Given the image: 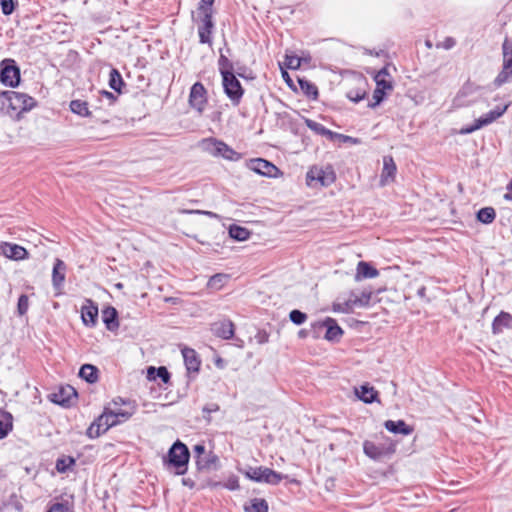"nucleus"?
<instances>
[{
    "instance_id": "1",
    "label": "nucleus",
    "mask_w": 512,
    "mask_h": 512,
    "mask_svg": "<svg viewBox=\"0 0 512 512\" xmlns=\"http://www.w3.org/2000/svg\"><path fill=\"white\" fill-rule=\"evenodd\" d=\"M130 417L131 413L129 412L108 410L106 408L104 412L89 426L87 429V435L90 438L99 437L109 428L128 420Z\"/></svg>"
},
{
    "instance_id": "2",
    "label": "nucleus",
    "mask_w": 512,
    "mask_h": 512,
    "mask_svg": "<svg viewBox=\"0 0 512 512\" xmlns=\"http://www.w3.org/2000/svg\"><path fill=\"white\" fill-rule=\"evenodd\" d=\"M189 458L187 446L178 440L169 449L165 464L168 468H174L175 474L184 475L188 469Z\"/></svg>"
},
{
    "instance_id": "3",
    "label": "nucleus",
    "mask_w": 512,
    "mask_h": 512,
    "mask_svg": "<svg viewBox=\"0 0 512 512\" xmlns=\"http://www.w3.org/2000/svg\"><path fill=\"white\" fill-rule=\"evenodd\" d=\"M336 175L331 166H312L306 174V184L311 188L328 187L334 183Z\"/></svg>"
},
{
    "instance_id": "4",
    "label": "nucleus",
    "mask_w": 512,
    "mask_h": 512,
    "mask_svg": "<svg viewBox=\"0 0 512 512\" xmlns=\"http://www.w3.org/2000/svg\"><path fill=\"white\" fill-rule=\"evenodd\" d=\"M35 106V99L28 94L8 91L7 114L10 116L16 114L17 117H20L22 113L30 111Z\"/></svg>"
},
{
    "instance_id": "5",
    "label": "nucleus",
    "mask_w": 512,
    "mask_h": 512,
    "mask_svg": "<svg viewBox=\"0 0 512 512\" xmlns=\"http://www.w3.org/2000/svg\"><path fill=\"white\" fill-rule=\"evenodd\" d=\"M245 476L255 482H264L271 485H277L285 476L267 467H248L244 471Z\"/></svg>"
},
{
    "instance_id": "6",
    "label": "nucleus",
    "mask_w": 512,
    "mask_h": 512,
    "mask_svg": "<svg viewBox=\"0 0 512 512\" xmlns=\"http://www.w3.org/2000/svg\"><path fill=\"white\" fill-rule=\"evenodd\" d=\"M509 104H506L502 107L497 106L495 109L476 119L473 125L462 127L459 130V134L466 135L475 132L478 129H481L484 126H487L493 123L495 120L500 118L508 109Z\"/></svg>"
},
{
    "instance_id": "7",
    "label": "nucleus",
    "mask_w": 512,
    "mask_h": 512,
    "mask_svg": "<svg viewBox=\"0 0 512 512\" xmlns=\"http://www.w3.org/2000/svg\"><path fill=\"white\" fill-rule=\"evenodd\" d=\"M509 104H506L502 107L497 106L495 109L476 119L473 125L462 127L459 130V134L466 135L475 132L478 129H481L484 126H487L493 123L495 120L500 118L508 109Z\"/></svg>"
},
{
    "instance_id": "8",
    "label": "nucleus",
    "mask_w": 512,
    "mask_h": 512,
    "mask_svg": "<svg viewBox=\"0 0 512 512\" xmlns=\"http://www.w3.org/2000/svg\"><path fill=\"white\" fill-rule=\"evenodd\" d=\"M0 82L10 87H15L19 84L20 70L15 60L7 58L1 62Z\"/></svg>"
},
{
    "instance_id": "9",
    "label": "nucleus",
    "mask_w": 512,
    "mask_h": 512,
    "mask_svg": "<svg viewBox=\"0 0 512 512\" xmlns=\"http://www.w3.org/2000/svg\"><path fill=\"white\" fill-rule=\"evenodd\" d=\"M479 90V86L471 82L465 83L453 98V107L461 108L475 103L477 100L476 95L478 94Z\"/></svg>"
},
{
    "instance_id": "10",
    "label": "nucleus",
    "mask_w": 512,
    "mask_h": 512,
    "mask_svg": "<svg viewBox=\"0 0 512 512\" xmlns=\"http://www.w3.org/2000/svg\"><path fill=\"white\" fill-rule=\"evenodd\" d=\"M222 85L227 97L233 105L237 106L243 97L244 89L235 74L222 77Z\"/></svg>"
},
{
    "instance_id": "11",
    "label": "nucleus",
    "mask_w": 512,
    "mask_h": 512,
    "mask_svg": "<svg viewBox=\"0 0 512 512\" xmlns=\"http://www.w3.org/2000/svg\"><path fill=\"white\" fill-rule=\"evenodd\" d=\"M204 149L213 156H222L228 160H237L239 154L222 141L207 139L203 142Z\"/></svg>"
},
{
    "instance_id": "12",
    "label": "nucleus",
    "mask_w": 512,
    "mask_h": 512,
    "mask_svg": "<svg viewBox=\"0 0 512 512\" xmlns=\"http://www.w3.org/2000/svg\"><path fill=\"white\" fill-rule=\"evenodd\" d=\"M512 77V44L508 41L503 43V69L497 76L495 82L501 85Z\"/></svg>"
},
{
    "instance_id": "13",
    "label": "nucleus",
    "mask_w": 512,
    "mask_h": 512,
    "mask_svg": "<svg viewBox=\"0 0 512 512\" xmlns=\"http://www.w3.org/2000/svg\"><path fill=\"white\" fill-rule=\"evenodd\" d=\"M207 102L206 89L202 83L196 82L192 85L189 95V104L192 108L201 113Z\"/></svg>"
},
{
    "instance_id": "14",
    "label": "nucleus",
    "mask_w": 512,
    "mask_h": 512,
    "mask_svg": "<svg viewBox=\"0 0 512 512\" xmlns=\"http://www.w3.org/2000/svg\"><path fill=\"white\" fill-rule=\"evenodd\" d=\"M0 255L14 261L27 259L29 256L24 247L5 241L0 242Z\"/></svg>"
},
{
    "instance_id": "15",
    "label": "nucleus",
    "mask_w": 512,
    "mask_h": 512,
    "mask_svg": "<svg viewBox=\"0 0 512 512\" xmlns=\"http://www.w3.org/2000/svg\"><path fill=\"white\" fill-rule=\"evenodd\" d=\"M248 166L252 171L267 177H276L279 172L274 164L262 158L252 159Z\"/></svg>"
},
{
    "instance_id": "16",
    "label": "nucleus",
    "mask_w": 512,
    "mask_h": 512,
    "mask_svg": "<svg viewBox=\"0 0 512 512\" xmlns=\"http://www.w3.org/2000/svg\"><path fill=\"white\" fill-rule=\"evenodd\" d=\"M81 318L86 326L94 327L98 319V307L90 299H86L81 308Z\"/></svg>"
},
{
    "instance_id": "17",
    "label": "nucleus",
    "mask_w": 512,
    "mask_h": 512,
    "mask_svg": "<svg viewBox=\"0 0 512 512\" xmlns=\"http://www.w3.org/2000/svg\"><path fill=\"white\" fill-rule=\"evenodd\" d=\"M363 451L367 457L375 461H379L384 456L391 454L394 450L392 448H385L384 446L376 445L375 443L366 440L363 443Z\"/></svg>"
},
{
    "instance_id": "18",
    "label": "nucleus",
    "mask_w": 512,
    "mask_h": 512,
    "mask_svg": "<svg viewBox=\"0 0 512 512\" xmlns=\"http://www.w3.org/2000/svg\"><path fill=\"white\" fill-rule=\"evenodd\" d=\"M320 327H326L325 339L328 341H339L343 334L342 328L333 318H326L323 322L317 323Z\"/></svg>"
},
{
    "instance_id": "19",
    "label": "nucleus",
    "mask_w": 512,
    "mask_h": 512,
    "mask_svg": "<svg viewBox=\"0 0 512 512\" xmlns=\"http://www.w3.org/2000/svg\"><path fill=\"white\" fill-rule=\"evenodd\" d=\"M201 24L198 27L200 42L203 44H211V34L214 27L212 14H201Z\"/></svg>"
},
{
    "instance_id": "20",
    "label": "nucleus",
    "mask_w": 512,
    "mask_h": 512,
    "mask_svg": "<svg viewBox=\"0 0 512 512\" xmlns=\"http://www.w3.org/2000/svg\"><path fill=\"white\" fill-rule=\"evenodd\" d=\"M396 165L391 156H384L383 158V169L381 173V185H386L392 182L396 175Z\"/></svg>"
},
{
    "instance_id": "21",
    "label": "nucleus",
    "mask_w": 512,
    "mask_h": 512,
    "mask_svg": "<svg viewBox=\"0 0 512 512\" xmlns=\"http://www.w3.org/2000/svg\"><path fill=\"white\" fill-rule=\"evenodd\" d=\"M66 276V264L61 259H56L52 271V284L56 290L63 286Z\"/></svg>"
},
{
    "instance_id": "22",
    "label": "nucleus",
    "mask_w": 512,
    "mask_h": 512,
    "mask_svg": "<svg viewBox=\"0 0 512 512\" xmlns=\"http://www.w3.org/2000/svg\"><path fill=\"white\" fill-rule=\"evenodd\" d=\"M376 88L390 92L393 90L392 76L388 71V67H383L375 75Z\"/></svg>"
},
{
    "instance_id": "23",
    "label": "nucleus",
    "mask_w": 512,
    "mask_h": 512,
    "mask_svg": "<svg viewBox=\"0 0 512 512\" xmlns=\"http://www.w3.org/2000/svg\"><path fill=\"white\" fill-rule=\"evenodd\" d=\"M213 333L223 339H231L234 335V324L230 320H223L213 324Z\"/></svg>"
},
{
    "instance_id": "24",
    "label": "nucleus",
    "mask_w": 512,
    "mask_h": 512,
    "mask_svg": "<svg viewBox=\"0 0 512 512\" xmlns=\"http://www.w3.org/2000/svg\"><path fill=\"white\" fill-rule=\"evenodd\" d=\"M355 307L357 306L354 303L353 292H351L347 297H338L333 303L332 309L338 313H350Z\"/></svg>"
},
{
    "instance_id": "25",
    "label": "nucleus",
    "mask_w": 512,
    "mask_h": 512,
    "mask_svg": "<svg viewBox=\"0 0 512 512\" xmlns=\"http://www.w3.org/2000/svg\"><path fill=\"white\" fill-rule=\"evenodd\" d=\"M182 355L187 370L189 372H198L201 362L196 351L194 349L184 348L182 349Z\"/></svg>"
},
{
    "instance_id": "26",
    "label": "nucleus",
    "mask_w": 512,
    "mask_h": 512,
    "mask_svg": "<svg viewBox=\"0 0 512 512\" xmlns=\"http://www.w3.org/2000/svg\"><path fill=\"white\" fill-rule=\"evenodd\" d=\"M508 328H512V316L507 312H501L492 323V331L499 334Z\"/></svg>"
},
{
    "instance_id": "27",
    "label": "nucleus",
    "mask_w": 512,
    "mask_h": 512,
    "mask_svg": "<svg viewBox=\"0 0 512 512\" xmlns=\"http://www.w3.org/2000/svg\"><path fill=\"white\" fill-rule=\"evenodd\" d=\"M384 426L389 432L394 434L410 435L413 432V428L407 425L403 420H387Z\"/></svg>"
},
{
    "instance_id": "28",
    "label": "nucleus",
    "mask_w": 512,
    "mask_h": 512,
    "mask_svg": "<svg viewBox=\"0 0 512 512\" xmlns=\"http://www.w3.org/2000/svg\"><path fill=\"white\" fill-rule=\"evenodd\" d=\"M355 394L365 403H372L377 401L378 392L374 389V387L368 384L362 385L359 388H355Z\"/></svg>"
},
{
    "instance_id": "29",
    "label": "nucleus",
    "mask_w": 512,
    "mask_h": 512,
    "mask_svg": "<svg viewBox=\"0 0 512 512\" xmlns=\"http://www.w3.org/2000/svg\"><path fill=\"white\" fill-rule=\"evenodd\" d=\"M379 275L377 269L372 267L369 263L360 261L357 265L355 280L359 281L365 278H375Z\"/></svg>"
},
{
    "instance_id": "30",
    "label": "nucleus",
    "mask_w": 512,
    "mask_h": 512,
    "mask_svg": "<svg viewBox=\"0 0 512 512\" xmlns=\"http://www.w3.org/2000/svg\"><path fill=\"white\" fill-rule=\"evenodd\" d=\"M117 316L118 313L114 307L109 306L102 311V319L108 330L113 331L118 328Z\"/></svg>"
},
{
    "instance_id": "31",
    "label": "nucleus",
    "mask_w": 512,
    "mask_h": 512,
    "mask_svg": "<svg viewBox=\"0 0 512 512\" xmlns=\"http://www.w3.org/2000/svg\"><path fill=\"white\" fill-rule=\"evenodd\" d=\"M13 417L9 412L0 410V439H3L12 430Z\"/></svg>"
},
{
    "instance_id": "32",
    "label": "nucleus",
    "mask_w": 512,
    "mask_h": 512,
    "mask_svg": "<svg viewBox=\"0 0 512 512\" xmlns=\"http://www.w3.org/2000/svg\"><path fill=\"white\" fill-rule=\"evenodd\" d=\"M97 368L91 364H84L79 371V376L89 383H95L98 380Z\"/></svg>"
},
{
    "instance_id": "33",
    "label": "nucleus",
    "mask_w": 512,
    "mask_h": 512,
    "mask_svg": "<svg viewBox=\"0 0 512 512\" xmlns=\"http://www.w3.org/2000/svg\"><path fill=\"white\" fill-rule=\"evenodd\" d=\"M70 396H76V391L73 387L67 386L62 388L58 394H54V402L66 405L69 403Z\"/></svg>"
},
{
    "instance_id": "34",
    "label": "nucleus",
    "mask_w": 512,
    "mask_h": 512,
    "mask_svg": "<svg viewBox=\"0 0 512 512\" xmlns=\"http://www.w3.org/2000/svg\"><path fill=\"white\" fill-rule=\"evenodd\" d=\"M70 109L73 113L78 114L83 117L90 116V111L88 109V103L82 100H73L70 103Z\"/></svg>"
},
{
    "instance_id": "35",
    "label": "nucleus",
    "mask_w": 512,
    "mask_h": 512,
    "mask_svg": "<svg viewBox=\"0 0 512 512\" xmlns=\"http://www.w3.org/2000/svg\"><path fill=\"white\" fill-rule=\"evenodd\" d=\"M148 379L155 380L156 378H160L164 383H167L170 379V374L165 367H150L148 369Z\"/></svg>"
},
{
    "instance_id": "36",
    "label": "nucleus",
    "mask_w": 512,
    "mask_h": 512,
    "mask_svg": "<svg viewBox=\"0 0 512 512\" xmlns=\"http://www.w3.org/2000/svg\"><path fill=\"white\" fill-rule=\"evenodd\" d=\"M75 459L71 456H62L56 461V470L59 473H66L75 465Z\"/></svg>"
},
{
    "instance_id": "37",
    "label": "nucleus",
    "mask_w": 512,
    "mask_h": 512,
    "mask_svg": "<svg viewBox=\"0 0 512 512\" xmlns=\"http://www.w3.org/2000/svg\"><path fill=\"white\" fill-rule=\"evenodd\" d=\"M218 66L222 77L234 74V67L232 62L223 54H221L219 57Z\"/></svg>"
},
{
    "instance_id": "38",
    "label": "nucleus",
    "mask_w": 512,
    "mask_h": 512,
    "mask_svg": "<svg viewBox=\"0 0 512 512\" xmlns=\"http://www.w3.org/2000/svg\"><path fill=\"white\" fill-rule=\"evenodd\" d=\"M124 85L121 74L117 69H112L109 74V86L114 91L120 93L121 87Z\"/></svg>"
},
{
    "instance_id": "39",
    "label": "nucleus",
    "mask_w": 512,
    "mask_h": 512,
    "mask_svg": "<svg viewBox=\"0 0 512 512\" xmlns=\"http://www.w3.org/2000/svg\"><path fill=\"white\" fill-rule=\"evenodd\" d=\"M246 512H268V504L266 500L254 498L251 500L250 505L245 506Z\"/></svg>"
},
{
    "instance_id": "40",
    "label": "nucleus",
    "mask_w": 512,
    "mask_h": 512,
    "mask_svg": "<svg viewBox=\"0 0 512 512\" xmlns=\"http://www.w3.org/2000/svg\"><path fill=\"white\" fill-rule=\"evenodd\" d=\"M496 216L495 210L492 207H485L478 211L477 219L483 224H490L494 221Z\"/></svg>"
},
{
    "instance_id": "41",
    "label": "nucleus",
    "mask_w": 512,
    "mask_h": 512,
    "mask_svg": "<svg viewBox=\"0 0 512 512\" xmlns=\"http://www.w3.org/2000/svg\"><path fill=\"white\" fill-rule=\"evenodd\" d=\"M228 280V275L226 274H215L210 277L207 286L212 290H220Z\"/></svg>"
},
{
    "instance_id": "42",
    "label": "nucleus",
    "mask_w": 512,
    "mask_h": 512,
    "mask_svg": "<svg viewBox=\"0 0 512 512\" xmlns=\"http://www.w3.org/2000/svg\"><path fill=\"white\" fill-rule=\"evenodd\" d=\"M229 234L233 239H236L238 241H244L249 238L250 232L243 227L233 225L229 229Z\"/></svg>"
},
{
    "instance_id": "43",
    "label": "nucleus",
    "mask_w": 512,
    "mask_h": 512,
    "mask_svg": "<svg viewBox=\"0 0 512 512\" xmlns=\"http://www.w3.org/2000/svg\"><path fill=\"white\" fill-rule=\"evenodd\" d=\"M372 292L364 290L360 293L353 292L354 303H356L357 307H365L368 306L371 301Z\"/></svg>"
},
{
    "instance_id": "44",
    "label": "nucleus",
    "mask_w": 512,
    "mask_h": 512,
    "mask_svg": "<svg viewBox=\"0 0 512 512\" xmlns=\"http://www.w3.org/2000/svg\"><path fill=\"white\" fill-rule=\"evenodd\" d=\"M47 512H74L73 505L67 501L63 500L61 502H56L50 505Z\"/></svg>"
},
{
    "instance_id": "45",
    "label": "nucleus",
    "mask_w": 512,
    "mask_h": 512,
    "mask_svg": "<svg viewBox=\"0 0 512 512\" xmlns=\"http://www.w3.org/2000/svg\"><path fill=\"white\" fill-rule=\"evenodd\" d=\"M194 453L196 454V464L199 469H206L208 467L207 462H203V456L205 454V446L197 444L194 446Z\"/></svg>"
},
{
    "instance_id": "46",
    "label": "nucleus",
    "mask_w": 512,
    "mask_h": 512,
    "mask_svg": "<svg viewBox=\"0 0 512 512\" xmlns=\"http://www.w3.org/2000/svg\"><path fill=\"white\" fill-rule=\"evenodd\" d=\"M299 84H300V87L301 89L304 91V93L308 96V97H311L312 99H316L317 96H318V89L317 87L308 82V81H305V80H300L299 81Z\"/></svg>"
},
{
    "instance_id": "47",
    "label": "nucleus",
    "mask_w": 512,
    "mask_h": 512,
    "mask_svg": "<svg viewBox=\"0 0 512 512\" xmlns=\"http://www.w3.org/2000/svg\"><path fill=\"white\" fill-rule=\"evenodd\" d=\"M306 124L311 130L317 132L318 134H321V135H331L332 134V132L330 130L326 129L322 124L315 122L313 120L307 119Z\"/></svg>"
},
{
    "instance_id": "48",
    "label": "nucleus",
    "mask_w": 512,
    "mask_h": 512,
    "mask_svg": "<svg viewBox=\"0 0 512 512\" xmlns=\"http://www.w3.org/2000/svg\"><path fill=\"white\" fill-rule=\"evenodd\" d=\"M289 318L294 324L301 325L306 321L307 315L300 310H292L289 314Z\"/></svg>"
},
{
    "instance_id": "49",
    "label": "nucleus",
    "mask_w": 512,
    "mask_h": 512,
    "mask_svg": "<svg viewBox=\"0 0 512 512\" xmlns=\"http://www.w3.org/2000/svg\"><path fill=\"white\" fill-rule=\"evenodd\" d=\"M28 308H29L28 296L25 294H22L19 297L18 304H17V310H18L19 315L23 316L24 314H26V312L28 311Z\"/></svg>"
},
{
    "instance_id": "50",
    "label": "nucleus",
    "mask_w": 512,
    "mask_h": 512,
    "mask_svg": "<svg viewBox=\"0 0 512 512\" xmlns=\"http://www.w3.org/2000/svg\"><path fill=\"white\" fill-rule=\"evenodd\" d=\"M285 64L289 69H298L301 65V59L296 55H286Z\"/></svg>"
},
{
    "instance_id": "51",
    "label": "nucleus",
    "mask_w": 512,
    "mask_h": 512,
    "mask_svg": "<svg viewBox=\"0 0 512 512\" xmlns=\"http://www.w3.org/2000/svg\"><path fill=\"white\" fill-rule=\"evenodd\" d=\"M214 0H201L198 10L200 14H212V4Z\"/></svg>"
},
{
    "instance_id": "52",
    "label": "nucleus",
    "mask_w": 512,
    "mask_h": 512,
    "mask_svg": "<svg viewBox=\"0 0 512 512\" xmlns=\"http://www.w3.org/2000/svg\"><path fill=\"white\" fill-rule=\"evenodd\" d=\"M387 91L385 90H382V89H379V88H376L373 92V100L374 102L371 103L369 106L370 107H375L377 106L378 104H380V102L383 100L385 94H386Z\"/></svg>"
},
{
    "instance_id": "53",
    "label": "nucleus",
    "mask_w": 512,
    "mask_h": 512,
    "mask_svg": "<svg viewBox=\"0 0 512 512\" xmlns=\"http://www.w3.org/2000/svg\"><path fill=\"white\" fill-rule=\"evenodd\" d=\"M2 12L5 15H10L14 11L13 0H0Z\"/></svg>"
},
{
    "instance_id": "54",
    "label": "nucleus",
    "mask_w": 512,
    "mask_h": 512,
    "mask_svg": "<svg viewBox=\"0 0 512 512\" xmlns=\"http://www.w3.org/2000/svg\"><path fill=\"white\" fill-rule=\"evenodd\" d=\"M456 44V41L454 40V38L452 37H447L444 39V41L438 43L436 45L437 48H443L445 50H449L451 48H453Z\"/></svg>"
},
{
    "instance_id": "55",
    "label": "nucleus",
    "mask_w": 512,
    "mask_h": 512,
    "mask_svg": "<svg viewBox=\"0 0 512 512\" xmlns=\"http://www.w3.org/2000/svg\"><path fill=\"white\" fill-rule=\"evenodd\" d=\"M365 93L363 91H349L347 97L353 102H359L364 98Z\"/></svg>"
},
{
    "instance_id": "56",
    "label": "nucleus",
    "mask_w": 512,
    "mask_h": 512,
    "mask_svg": "<svg viewBox=\"0 0 512 512\" xmlns=\"http://www.w3.org/2000/svg\"><path fill=\"white\" fill-rule=\"evenodd\" d=\"M8 91H0V111L7 113Z\"/></svg>"
},
{
    "instance_id": "57",
    "label": "nucleus",
    "mask_w": 512,
    "mask_h": 512,
    "mask_svg": "<svg viewBox=\"0 0 512 512\" xmlns=\"http://www.w3.org/2000/svg\"><path fill=\"white\" fill-rule=\"evenodd\" d=\"M218 410H219V405L215 404V403L209 404V405H207V406H205L203 408V412L207 413V414H210L212 412H216Z\"/></svg>"
},
{
    "instance_id": "58",
    "label": "nucleus",
    "mask_w": 512,
    "mask_h": 512,
    "mask_svg": "<svg viewBox=\"0 0 512 512\" xmlns=\"http://www.w3.org/2000/svg\"><path fill=\"white\" fill-rule=\"evenodd\" d=\"M217 460V457L214 456V455H209L207 458L203 456V462H207L208 463V467L209 468L211 466V464L215 463Z\"/></svg>"
},
{
    "instance_id": "59",
    "label": "nucleus",
    "mask_w": 512,
    "mask_h": 512,
    "mask_svg": "<svg viewBox=\"0 0 512 512\" xmlns=\"http://www.w3.org/2000/svg\"><path fill=\"white\" fill-rule=\"evenodd\" d=\"M227 487H228L230 490L238 489V488H239L238 481H237L236 479L229 480V482H228V484H227Z\"/></svg>"
},
{
    "instance_id": "60",
    "label": "nucleus",
    "mask_w": 512,
    "mask_h": 512,
    "mask_svg": "<svg viewBox=\"0 0 512 512\" xmlns=\"http://www.w3.org/2000/svg\"><path fill=\"white\" fill-rule=\"evenodd\" d=\"M101 94H102V96L108 98L110 100V102H114L116 100V96L111 92L102 91Z\"/></svg>"
},
{
    "instance_id": "61",
    "label": "nucleus",
    "mask_w": 512,
    "mask_h": 512,
    "mask_svg": "<svg viewBox=\"0 0 512 512\" xmlns=\"http://www.w3.org/2000/svg\"><path fill=\"white\" fill-rule=\"evenodd\" d=\"M124 403H125V401L120 397L116 398L112 401V405L117 406V407H119L121 404H124Z\"/></svg>"
},
{
    "instance_id": "62",
    "label": "nucleus",
    "mask_w": 512,
    "mask_h": 512,
    "mask_svg": "<svg viewBox=\"0 0 512 512\" xmlns=\"http://www.w3.org/2000/svg\"><path fill=\"white\" fill-rule=\"evenodd\" d=\"M7 477V473L4 468L0 467V480H3Z\"/></svg>"
},
{
    "instance_id": "63",
    "label": "nucleus",
    "mask_w": 512,
    "mask_h": 512,
    "mask_svg": "<svg viewBox=\"0 0 512 512\" xmlns=\"http://www.w3.org/2000/svg\"><path fill=\"white\" fill-rule=\"evenodd\" d=\"M298 336H299L300 338H305V337L307 336V331H306V330H304V329L300 330V331L298 332Z\"/></svg>"
},
{
    "instance_id": "64",
    "label": "nucleus",
    "mask_w": 512,
    "mask_h": 512,
    "mask_svg": "<svg viewBox=\"0 0 512 512\" xmlns=\"http://www.w3.org/2000/svg\"><path fill=\"white\" fill-rule=\"evenodd\" d=\"M183 484L190 487L193 486V483L189 479H183Z\"/></svg>"
}]
</instances>
